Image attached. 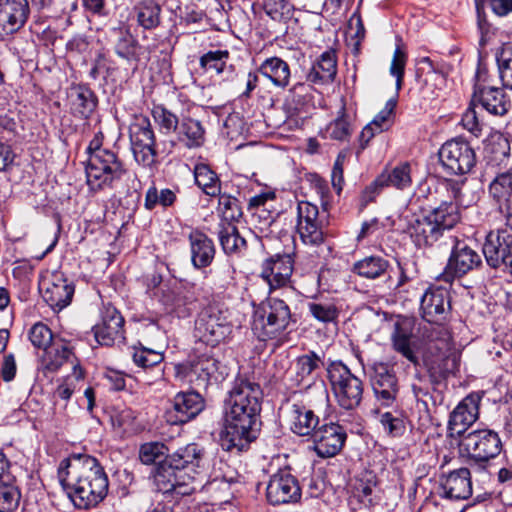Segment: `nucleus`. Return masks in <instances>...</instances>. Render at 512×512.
Masks as SVG:
<instances>
[{
  "label": "nucleus",
  "mask_w": 512,
  "mask_h": 512,
  "mask_svg": "<svg viewBox=\"0 0 512 512\" xmlns=\"http://www.w3.org/2000/svg\"><path fill=\"white\" fill-rule=\"evenodd\" d=\"M195 183L208 196L215 197L221 193V182L209 165L199 163L194 167Z\"/></svg>",
  "instance_id": "obj_38"
},
{
  "label": "nucleus",
  "mask_w": 512,
  "mask_h": 512,
  "mask_svg": "<svg viewBox=\"0 0 512 512\" xmlns=\"http://www.w3.org/2000/svg\"><path fill=\"white\" fill-rule=\"evenodd\" d=\"M440 495L452 500L468 499L472 495L471 474L468 468H459L442 476Z\"/></svg>",
  "instance_id": "obj_25"
},
{
  "label": "nucleus",
  "mask_w": 512,
  "mask_h": 512,
  "mask_svg": "<svg viewBox=\"0 0 512 512\" xmlns=\"http://www.w3.org/2000/svg\"><path fill=\"white\" fill-rule=\"evenodd\" d=\"M477 11V25L481 35L480 44L485 45L487 41V37L491 33V25L488 23L486 19L485 9L481 7L479 4H476Z\"/></svg>",
  "instance_id": "obj_60"
},
{
  "label": "nucleus",
  "mask_w": 512,
  "mask_h": 512,
  "mask_svg": "<svg viewBox=\"0 0 512 512\" xmlns=\"http://www.w3.org/2000/svg\"><path fill=\"white\" fill-rule=\"evenodd\" d=\"M206 406L203 396L196 391L179 392L171 408L165 412V419L171 425L185 424L196 418Z\"/></svg>",
  "instance_id": "obj_16"
},
{
  "label": "nucleus",
  "mask_w": 512,
  "mask_h": 512,
  "mask_svg": "<svg viewBox=\"0 0 512 512\" xmlns=\"http://www.w3.org/2000/svg\"><path fill=\"white\" fill-rule=\"evenodd\" d=\"M191 247V260L196 268L207 267L211 264L215 255L213 241L204 233L194 231L189 235Z\"/></svg>",
  "instance_id": "obj_30"
},
{
  "label": "nucleus",
  "mask_w": 512,
  "mask_h": 512,
  "mask_svg": "<svg viewBox=\"0 0 512 512\" xmlns=\"http://www.w3.org/2000/svg\"><path fill=\"white\" fill-rule=\"evenodd\" d=\"M473 103H479L490 114L502 116L508 112L510 102L503 89L488 83L487 73L479 68L472 96Z\"/></svg>",
  "instance_id": "obj_14"
},
{
  "label": "nucleus",
  "mask_w": 512,
  "mask_h": 512,
  "mask_svg": "<svg viewBox=\"0 0 512 512\" xmlns=\"http://www.w3.org/2000/svg\"><path fill=\"white\" fill-rule=\"evenodd\" d=\"M263 392L260 385L246 378H237L225 400L224 430L220 444L226 451L242 452L258 437Z\"/></svg>",
  "instance_id": "obj_2"
},
{
  "label": "nucleus",
  "mask_w": 512,
  "mask_h": 512,
  "mask_svg": "<svg viewBox=\"0 0 512 512\" xmlns=\"http://www.w3.org/2000/svg\"><path fill=\"white\" fill-rule=\"evenodd\" d=\"M380 422L391 436H400L405 432L404 421L399 417L393 416L390 412L382 414Z\"/></svg>",
  "instance_id": "obj_55"
},
{
  "label": "nucleus",
  "mask_w": 512,
  "mask_h": 512,
  "mask_svg": "<svg viewBox=\"0 0 512 512\" xmlns=\"http://www.w3.org/2000/svg\"><path fill=\"white\" fill-rule=\"evenodd\" d=\"M257 71L276 87L286 88L289 85L290 67L286 61L279 57L267 58L261 63Z\"/></svg>",
  "instance_id": "obj_31"
},
{
  "label": "nucleus",
  "mask_w": 512,
  "mask_h": 512,
  "mask_svg": "<svg viewBox=\"0 0 512 512\" xmlns=\"http://www.w3.org/2000/svg\"><path fill=\"white\" fill-rule=\"evenodd\" d=\"M327 378L338 405L345 410H354L362 402L364 385L342 362H331L327 368Z\"/></svg>",
  "instance_id": "obj_8"
},
{
  "label": "nucleus",
  "mask_w": 512,
  "mask_h": 512,
  "mask_svg": "<svg viewBox=\"0 0 512 512\" xmlns=\"http://www.w3.org/2000/svg\"><path fill=\"white\" fill-rule=\"evenodd\" d=\"M20 492L14 484L12 475L0 478V512H12L20 502Z\"/></svg>",
  "instance_id": "obj_41"
},
{
  "label": "nucleus",
  "mask_w": 512,
  "mask_h": 512,
  "mask_svg": "<svg viewBox=\"0 0 512 512\" xmlns=\"http://www.w3.org/2000/svg\"><path fill=\"white\" fill-rule=\"evenodd\" d=\"M168 448L162 442H147L140 446L139 459L145 465L156 464L153 471L154 484L159 492L191 495L198 474L203 450L195 443L167 454Z\"/></svg>",
  "instance_id": "obj_3"
},
{
  "label": "nucleus",
  "mask_w": 512,
  "mask_h": 512,
  "mask_svg": "<svg viewBox=\"0 0 512 512\" xmlns=\"http://www.w3.org/2000/svg\"><path fill=\"white\" fill-rule=\"evenodd\" d=\"M71 113L79 118L87 119L97 106V97L94 92L84 86L72 87L68 94Z\"/></svg>",
  "instance_id": "obj_29"
},
{
  "label": "nucleus",
  "mask_w": 512,
  "mask_h": 512,
  "mask_svg": "<svg viewBox=\"0 0 512 512\" xmlns=\"http://www.w3.org/2000/svg\"><path fill=\"white\" fill-rule=\"evenodd\" d=\"M74 294V286L61 274H55L43 293V299L53 310L68 306Z\"/></svg>",
  "instance_id": "obj_28"
},
{
  "label": "nucleus",
  "mask_w": 512,
  "mask_h": 512,
  "mask_svg": "<svg viewBox=\"0 0 512 512\" xmlns=\"http://www.w3.org/2000/svg\"><path fill=\"white\" fill-rule=\"evenodd\" d=\"M460 452L470 463L484 468L502 450L498 433L491 429H476L463 434L459 443Z\"/></svg>",
  "instance_id": "obj_9"
},
{
  "label": "nucleus",
  "mask_w": 512,
  "mask_h": 512,
  "mask_svg": "<svg viewBox=\"0 0 512 512\" xmlns=\"http://www.w3.org/2000/svg\"><path fill=\"white\" fill-rule=\"evenodd\" d=\"M422 317L427 322L438 323L446 319L450 308L449 292L445 288H429L421 298Z\"/></svg>",
  "instance_id": "obj_24"
},
{
  "label": "nucleus",
  "mask_w": 512,
  "mask_h": 512,
  "mask_svg": "<svg viewBox=\"0 0 512 512\" xmlns=\"http://www.w3.org/2000/svg\"><path fill=\"white\" fill-rule=\"evenodd\" d=\"M411 389L416 400H423L429 395V385L423 377L416 375V380L411 384Z\"/></svg>",
  "instance_id": "obj_64"
},
{
  "label": "nucleus",
  "mask_w": 512,
  "mask_h": 512,
  "mask_svg": "<svg viewBox=\"0 0 512 512\" xmlns=\"http://www.w3.org/2000/svg\"><path fill=\"white\" fill-rule=\"evenodd\" d=\"M176 199L177 196L173 190L169 188L158 190L153 184L145 193L144 207L148 211L154 210L158 205L165 209L172 206Z\"/></svg>",
  "instance_id": "obj_42"
},
{
  "label": "nucleus",
  "mask_w": 512,
  "mask_h": 512,
  "mask_svg": "<svg viewBox=\"0 0 512 512\" xmlns=\"http://www.w3.org/2000/svg\"><path fill=\"white\" fill-rule=\"evenodd\" d=\"M396 104V99H389L386 102L385 107L370 122V124L375 127L376 132H383L386 129L387 121L390 115L393 113Z\"/></svg>",
  "instance_id": "obj_57"
},
{
  "label": "nucleus",
  "mask_w": 512,
  "mask_h": 512,
  "mask_svg": "<svg viewBox=\"0 0 512 512\" xmlns=\"http://www.w3.org/2000/svg\"><path fill=\"white\" fill-rule=\"evenodd\" d=\"M116 39L113 43V49L116 55L129 63H134L135 68L141 62L150 60V51L148 47L142 46L138 40L130 33L127 28H118L114 30Z\"/></svg>",
  "instance_id": "obj_21"
},
{
  "label": "nucleus",
  "mask_w": 512,
  "mask_h": 512,
  "mask_svg": "<svg viewBox=\"0 0 512 512\" xmlns=\"http://www.w3.org/2000/svg\"><path fill=\"white\" fill-rule=\"evenodd\" d=\"M129 135L135 161L144 168H154L158 153L150 120L146 116L136 117L129 127Z\"/></svg>",
  "instance_id": "obj_10"
},
{
  "label": "nucleus",
  "mask_w": 512,
  "mask_h": 512,
  "mask_svg": "<svg viewBox=\"0 0 512 512\" xmlns=\"http://www.w3.org/2000/svg\"><path fill=\"white\" fill-rule=\"evenodd\" d=\"M336 58L333 52H324L317 63L313 65L308 74V79L313 83H328L333 81L336 75Z\"/></svg>",
  "instance_id": "obj_39"
},
{
  "label": "nucleus",
  "mask_w": 512,
  "mask_h": 512,
  "mask_svg": "<svg viewBox=\"0 0 512 512\" xmlns=\"http://www.w3.org/2000/svg\"><path fill=\"white\" fill-rule=\"evenodd\" d=\"M307 307L310 314L322 323L334 322L338 318L339 312L333 303L313 301Z\"/></svg>",
  "instance_id": "obj_50"
},
{
  "label": "nucleus",
  "mask_w": 512,
  "mask_h": 512,
  "mask_svg": "<svg viewBox=\"0 0 512 512\" xmlns=\"http://www.w3.org/2000/svg\"><path fill=\"white\" fill-rule=\"evenodd\" d=\"M124 318L113 306H106L101 322L93 327L94 336L100 345L112 346L116 340L124 338Z\"/></svg>",
  "instance_id": "obj_22"
},
{
  "label": "nucleus",
  "mask_w": 512,
  "mask_h": 512,
  "mask_svg": "<svg viewBox=\"0 0 512 512\" xmlns=\"http://www.w3.org/2000/svg\"><path fill=\"white\" fill-rule=\"evenodd\" d=\"M230 57L228 50L208 51L200 57V67L206 71H214L217 75L225 73L232 66L227 65Z\"/></svg>",
  "instance_id": "obj_43"
},
{
  "label": "nucleus",
  "mask_w": 512,
  "mask_h": 512,
  "mask_svg": "<svg viewBox=\"0 0 512 512\" xmlns=\"http://www.w3.org/2000/svg\"><path fill=\"white\" fill-rule=\"evenodd\" d=\"M178 137L188 148H196L205 141V130L200 121L190 117L183 118L177 130Z\"/></svg>",
  "instance_id": "obj_35"
},
{
  "label": "nucleus",
  "mask_w": 512,
  "mask_h": 512,
  "mask_svg": "<svg viewBox=\"0 0 512 512\" xmlns=\"http://www.w3.org/2000/svg\"><path fill=\"white\" fill-rule=\"evenodd\" d=\"M46 353L48 355H53V359L46 365V368L50 371L57 370L65 362L70 361L74 356L70 346L62 340L54 341Z\"/></svg>",
  "instance_id": "obj_48"
},
{
  "label": "nucleus",
  "mask_w": 512,
  "mask_h": 512,
  "mask_svg": "<svg viewBox=\"0 0 512 512\" xmlns=\"http://www.w3.org/2000/svg\"><path fill=\"white\" fill-rule=\"evenodd\" d=\"M29 339L34 347L43 349L44 351H47L53 343V335L50 328L41 322L31 327Z\"/></svg>",
  "instance_id": "obj_52"
},
{
  "label": "nucleus",
  "mask_w": 512,
  "mask_h": 512,
  "mask_svg": "<svg viewBox=\"0 0 512 512\" xmlns=\"http://www.w3.org/2000/svg\"><path fill=\"white\" fill-rule=\"evenodd\" d=\"M321 363V358L314 352L298 357L294 366L295 377L292 379L295 385L310 387L312 374Z\"/></svg>",
  "instance_id": "obj_32"
},
{
  "label": "nucleus",
  "mask_w": 512,
  "mask_h": 512,
  "mask_svg": "<svg viewBox=\"0 0 512 512\" xmlns=\"http://www.w3.org/2000/svg\"><path fill=\"white\" fill-rule=\"evenodd\" d=\"M328 130L333 139L344 140L349 134V123L344 117L337 118L330 124Z\"/></svg>",
  "instance_id": "obj_59"
},
{
  "label": "nucleus",
  "mask_w": 512,
  "mask_h": 512,
  "mask_svg": "<svg viewBox=\"0 0 512 512\" xmlns=\"http://www.w3.org/2000/svg\"><path fill=\"white\" fill-rule=\"evenodd\" d=\"M460 219L458 203L445 200L416 217L408 225V233L417 248L451 251L447 265L440 276V279L445 282H452L454 278L466 275L482 263L479 253L452 234V230Z\"/></svg>",
  "instance_id": "obj_1"
},
{
  "label": "nucleus",
  "mask_w": 512,
  "mask_h": 512,
  "mask_svg": "<svg viewBox=\"0 0 512 512\" xmlns=\"http://www.w3.org/2000/svg\"><path fill=\"white\" fill-rule=\"evenodd\" d=\"M482 251L490 267L510 268L512 273V234L506 229L489 232Z\"/></svg>",
  "instance_id": "obj_15"
},
{
  "label": "nucleus",
  "mask_w": 512,
  "mask_h": 512,
  "mask_svg": "<svg viewBox=\"0 0 512 512\" xmlns=\"http://www.w3.org/2000/svg\"><path fill=\"white\" fill-rule=\"evenodd\" d=\"M429 376L433 383H439L441 380L448 377V375L455 369L456 361L450 356L441 355L434 360L426 363Z\"/></svg>",
  "instance_id": "obj_45"
},
{
  "label": "nucleus",
  "mask_w": 512,
  "mask_h": 512,
  "mask_svg": "<svg viewBox=\"0 0 512 512\" xmlns=\"http://www.w3.org/2000/svg\"><path fill=\"white\" fill-rule=\"evenodd\" d=\"M104 135L97 132L87 147L89 154L86 166L87 184L93 190L111 186L115 180H119L126 172L122 161L111 150L103 148Z\"/></svg>",
  "instance_id": "obj_5"
},
{
  "label": "nucleus",
  "mask_w": 512,
  "mask_h": 512,
  "mask_svg": "<svg viewBox=\"0 0 512 512\" xmlns=\"http://www.w3.org/2000/svg\"><path fill=\"white\" fill-rule=\"evenodd\" d=\"M152 116L155 122L167 133L176 131L179 126V118L168 110L164 105H156L152 109Z\"/></svg>",
  "instance_id": "obj_53"
},
{
  "label": "nucleus",
  "mask_w": 512,
  "mask_h": 512,
  "mask_svg": "<svg viewBox=\"0 0 512 512\" xmlns=\"http://www.w3.org/2000/svg\"><path fill=\"white\" fill-rule=\"evenodd\" d=\"M297 231L304 244L319 246L324 243L325 235L318 220L297 224Z\"/></svg>",
  "instance_id": "obj_47"
},
{
  "label": "nucleus",
  "mask_w": 512,
  "mask_h": 512,
  "mask_svg": "<svg viewBox=\"0 0 512 512\" xmlns=\"http://www.w3.org/2000/svg\"><path fill=\"white\" fill-rule=\"evenodd\" d=\"M462 125L465 129L471 132L473 135L478 136L481 132L480 123L478 121L476 112L474 109H467L462 116Z\"/></svg>",
  "instance_id": "obj_61"
},
{
  "label": "nucleus",
  "mask_w": 512,
  "mask_h": 512,
  "mask_svg": "<svg viewBox=\"0 0 512 512\" xmlns=\"http://www.w3.org/2000/svg\"><path fill=\"white\" fill-rule=\"evenodd\" d=\"M482 399L480 393H471L466 396L451 412L449 418V430L462 437L467 429L479 417V405Z\"/></svg>",
  "instance_id": "obj_20"
},
{
  "label": "nucleus",
  "mask_w": 512,
  "mask_h": 512,
  "mask_svg": "<svg viewBox=\"0 0 512 512\" xmlns=\"http://www.w3.org/2000/svg\"><path fill=\"white\" fill-rule=\"evenodd\" d=\"M292 272V257L288 254L276 255L264 262L261 276L272 288H277L289 283Z\"/></svg>",
  "instance_id": "obj_27"
},
{
  "label": "nucleus",
  "mask_w": 512,
  "mask_h": 512,
  "mask_svg": "<svg viewBox=\"0 0 512 512\" xmlns=\"http://www.w3.org/2000/svg\"><path fill=\"white\" fill-rule=\"evenodd\" d=\"M218 238L226 254L239 253L246 249V240L240 236L237 227L232 223H220Z\"/></svg>",
  "instance_id": "obj_37"
},
{
  "label": "nucleus",
  "mask_w": 512,
  "mask_h": 512,
  "mask_svg": "<svg viewBox=\"0 0 512 512\" xmlns=\"http://www.w3.org/2000/svg\"><path fill=\"white\" fill-rule=\"evenodd\" d=\"M180 368L184 369V376L188 381L199 387H207L211 382H221L227 374L226 367L207 353L192 358L186 365L178 367Z\"/></svg>",
  "instance_id": "obj_13"
},
{
  "label": "nucleus",
  "mask_w": 512,
  "mask_h": 512,
  "mask_svg": "<svg viewBox=\"0 0 512 512\" xmlns=\"http://www.w3.org/2000/svg\"><path fill=\"white\" fill-rule=\"evenodd\" d=\"M389 261L381 256H368L354 263L352 271L367 279H378L388 272Z\"/></svg>",
  "instance_id": "obj_34"
},
{
  "label": "nucleus",
  "mask_w": 512,
  "mask_h": 512,
  "mask_svg": "<svg viewBox=\"0 0 512 512\" xmlns=\"http://www.w3.org/2000/svg\"><path fill=\"white\" fill-rule=\"evenodd\" d=\"M292 322V314L287 303L270 297L257 306L253 313L252 331L260 341L275 339Z\"/></svg>",
  "instance_id": "obj_6"
},
{
  "label": "nucleus",
  "mask_w": 512,
  "mask_h": 512,
  "mask_svg": "<svg viewBox=\"0 0 512 512\" xmlns=\"http://www.w3.org/2000/svg\"><path fill=\"white\" fill-rule=\"evenodd\" d=\"M496 61L503 86L512 90V43L502 46L496 54Z\"/></svg>",
  "instance_id": "obj_44"
},
{
  "label": "nucleus",
  "mask_w": 512,
  "mask_h": 512,
  "mask_svg": "<svg viewBox=\"0 0 512 512\" xmlns=\"http://www.w3.org/2000/svg\"><path fill=\"white\" fill-rule=\"evenodd\" d=\"M229 310L221 303L211 302L195 320V337L212 347L224 342L232 333Z\"/></svg>",
  "instance_id": "obj_7"
},
{
  "label": "nucleus",
  "mask_w": 512,
  "mask_h": 512,
  "mask_svg": "<svg viewBox=\"0 0 512 512\" xmlns=\"http://www.w3.org/2000/svg\"><path fill=\"white\" fill-rule=\"evenodd\" d=\"M484 9L489 7L497 16H505L512 12V0H475Z\"/></svg>",
  "instance_id": "obj_58"
},
{
  "label": "nucleus",
  "mask_w": 512,
  "mask_h": 512,
  "mask_svg": "<svg viewBox=\"0 0 512 512\" xmlns=\"http://www.w3.org/2000/svg\"><path fill=\"white\" fill-rule=\"evenodd\" d=\"M132 358H133V362L137 366H139L143 369H147V368L158 367L161 364V362L163 361L164 356L161 352H158V351H155V350H152L149 348H145V347H140V348L134 349Z\"/></svg>",
  "instance_id": "obj_51"
},
{
  "label": "nucleus",
  "mask_w": 512,
  "mask_h": 512,
  "mask_svg": "<svg viewBox=\"0 0 512 512\" xmlns=\"http://www.w3.org/2000/svg\"><path fill=\"white\" fill-rule=\"evenodd\" d=\"M411 183V166L409 163H401L390 170L386 169L364 190L362 196L364 205L372 202L376 195L385 187L404 190L410 187Z\"/></svg>",
  "instance_id": "obj_17"
},
{
  "label": "nucleus",
  "mask_w": 512,
  "mask_h": 512,
  "mask_svg": "<svg viewBox=\"0 0 512 512\" xmlns=\"http://www.w3.org/2000/svg\"><path fill=\"white\" fill-rule=\"evenodd\" d=\"M265 14L273 21H287L293 16L294 6L289 0H265L263 2Z\"/></svg>",
  "instance_id": "obj_46"
},
{
  "label": "nucleus",
  "mask_w": 512,
  "mask_h": 512,
  "mask_svg": "<svg viewBox=\"0 0 512 512\" xmlns=\"http://www.w3.org/2000/svg\"><path fill=\"white\" fill-rule=\"evenodd\" d=\"M412 331L408 323H396L392 334V344L395 351L408 361L418 364V357L411 348Z\"/></svg>",
  "instance_id": "obj_36"
},
{
  "label": "nucleus",
  "mask_w": 512,
  "mask_h": 512,
  "mask_svg": "<svg viewBox=\"0 0 512 512\" xmlns=\"http://www.w3.org/2000/svg\"><path fill=\"white\" fill-rule=\"evenodd\" d=\"M219 212L222 215V223H232L242 217V209L237 198L227 195H219Z\"/></svg>",
  "instance_id": "obj_49"
},
{
  "label": "nucleus",
  "mask_w": 512,
  "mask_h": 512,
  "mask_svg": "<svg viewBox=\"0 0 512 512\" xmlns=\"http://www.w3.org/2000/svg\"><path fill=\"white\" fill-rule=\"evenodd\" d=\"M312 438L317 455L321 458H330L342 450L347 434L344 427L331 422L318 427Z\"/></svg>",
  "instance_id": "obj_18"
},
{
  "label": "nucleus",
  "mask_w": 512,
  "mask_h": 512,
  "mask_svg": "<svg viewBox=\"0 0 512 512\" xmlns=\"http://www.w3.org/2000/svg\"><path fill=\"white\" fill-rule=\"evenodd\" d=\"M343 162H344V156L338 155L333 169H332V185L334 188L337 189L338 192L342 190V183H343Z\"/></svg>",
  "instance_id": "obj_62"
},
{
  "label": "nucleus",
  "mask_w": 512,
  "mask_h": 512,
  "mask_svg": "<svg viewBox=\"0 0 512 512\" xmlns=\"http://www.w3.org/2000/svg\"><path fill=\"white\" fill-rule=\"evenodd\" d=\"M407 61V55L402 49L397 46L393 59L390 65V74L396 77V90L399 91L402 88L405 65Z\"/></svg>",
  "instance_id": "obj_54"
},
{
  "label": "nucleus",
  "mask_w": 512,
  "mask_h": 512,
  "mask_svg": "<svg viewBox=\"0 0 512 512\" xmlns=\"http://www.w3.org/2000/svg\"><path fill=\"white\" fill-rule=\"evenodd\" d=\"M266 497L272 505L297 502L301 497L298 481L289 472L279 471L271 476L266 488Z\"/></svg>",
  "instance_id": "obj_19"
},
{
  "label": "nucleus",
  "mask_w": 512,
  "mask_h": 512,
  "mask_svg": "<svg viewBox=\"0 0 512 512\" xmlns=\"http://www.w3.org/2000/svg\"><path fill=\"white\" fill-rule=\"evenodd\" d=\"M58 479L74 505L89 509L108 493V477L98 460L87 454H72L60 462Z\"/></svg>",
  "instance_id": "obj_4"
},
{
  "label": "nucleus",
  "mask_w": 512,
  "mask_h": 512,
  "mask_svg": "<svg viewBox=\"0 0 512 512\" xmlns=\"http://www.w3.org/2000/svg\"><path fill=\"white\" fill-rule=\"evenodd\" d=\"M29 14L27 0H0V38L18 31Z\"/></svg>",
  "instance_id": "obj_23"
},
{
  "label": "nucleus",
  "mask_w": 512,
  "mask_h": 512,
  "mask_svg": "<svg viewBox=\"0 0 512 512\" xmlns=\"http://www.w3.org/2000/svg\"><path fill=\"white\" fill-rule=\"evenodd\" d=\"M318 207L307 201H300L297 206V224L318 220Z\"/></svg>",
  "instance_id": "obj_56"
},
{
  "label": "nucleus",
  "mask_w": 512,
  "mask_h": 512,
  "mask_svg": "<svg viewBox=\"0 0 512 512\" xmlns=\"http://www.w3.org/2000/svg\"><path fill=\"white\" fill-rule=\"evenodd\" d=\"M439 160L448 175H465L476 165V154L471 145L463 139L445 142L439 152Z\"/></svg>",
  "instance_id": "obj_12"
},
{
  "label": "nucleus",
  "mask_w": 512,
  "mask_h": 512,
  "mask_svg": "<svg viewBox=\"0 0 512 512\" xmlns=\"http://www.w3.org/2000/svg\"><path fill=\"white\" fill-rule=\"evenodd\" d=\"M162 8L155 0H142L134 7L139 26L146 30L157 28L161 23Z\"/></svg>",
  "instance_id": "obj_33"
},
{
  "label": "nucleus",
  "mask_w": 512,
  "mask_h": 512,
  "mask_svg": "<svg viewBox=\"0 0 512 512\" xmlns=\"http://www.w3.org/2000/svg\"><path fill=\"white\" fill-rule=\"evenodd\" d=\"M368 376L377 402L384 407H392L400 393L399 380L392 365L374 361L368 365Z\"/></svg>",
  "instance_id": "obj_11"
},
{
  "label": "nucleus",
  "mask_w": 512,
  "mask_h": 512,
  "mask_svg": "<svg viewBox=\"0 0 512 512\" xmlns=\"http://www.w3.org/2000/svg\"><path fill=\"white\" fill-rule=\"evenodd\" d=\"M489 194L498 207L512 199V170L498 173L495 176L489 184Z\"/></svg>",
  "instance_id": "obj_40"
},
{
  "label": "nucleus",
  "mask_w": 512,
  "mask_h": 512,
  "mask_svg": "<svg viewBox=\"0 0 512 512\" xmlns=\"http://www.w3.org/2000/svg\"><path fill=\"white\" fill-rule=\"evenodd\" d=\"M16 374V362L14 356L9 354L5 356L1 367V376L4 381L9 382L14 379Z\"/></svg>",
  "instance_id": "obj_63"
},
{
  "label": "nucleus",
  "mask_w": 512,
  "mask_h": 512,
  "mask_svg": "<svg viewBox=\"0 0 512 512\" xmlns=\"http://www.w3.org/2000/svg\"><path fill=\"white\" fill-rule=\"evenodd\" d=\"M287 418L291 431L299 436H312L319 425V417L299 401L289 404Z\"/></svg>",
  "instance_id": "obj_26"
}]
</instances>
